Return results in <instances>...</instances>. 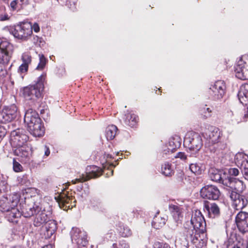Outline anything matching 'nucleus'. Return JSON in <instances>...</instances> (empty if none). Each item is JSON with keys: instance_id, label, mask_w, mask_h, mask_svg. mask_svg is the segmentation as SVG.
Masks as SVG:
<instances>
[{"instance_id": "23", "label": "nucleus", "mask_w": 248, "mask_h": 248, "mask_svg": "<svg viewBox=\"0 0 248 248\" xmlns=\"http://www.w3.org/2000/svg\"><path fill=\"white\" fill-rule=\"evenodd\" d=\"M169 209L174 220L177 223L181 221L183 217L184 208L176 203L169 205Z\"/></svg>"}, {"instance_id": "5", "label": "nucleus", "mask_w": 248, "mask_h": 248, "mask_svg": "<svg viewBox=\"0 0 248 248\" xmlns=\"http://www.w3.org/2000/svg\"><path fill=\"white\" fill-rule=\"evenodd\" d=\"M188 222H187L185 226L187 228H191L194 230L196 232H201V233H204L206 231V223L203 216L200 211H196L192 215L191 218L190 223L191 225L189 228L187 227L188 226Z\"/></svg>"}, {"instance_id": "19", "label": "nucleus", "mask_w": 248, "mask_h": 248, "mask_svg": "<svg viewBox=\"0 0 248 248\" xmlns=\"http://www.w3.org/2000/svg\"><path fill=\"white\" fill-rule=\"evenodd\" d=\"M235 222L240 232L243 233L248 232V213L239 212L235 217Z\"/></svg>"}, {"instance_id": "56", "label": "nucleus", "mask_w": 248, "mask_h": 248, "mask_svg": "<svg viewBox=\"0 0 248 248\" xmlns=\"http://www.w3.org/2000/svg\"><path fill=\"white\" fill-rule=\"evenodd\" d=\"M16 5H17V1L16 0H13L10 3V6L13 10H15L16 9Z\"/></svg>"}, {"instance_id": "22", "label": "nucleus", "mask_w": 248, "mask_h": 248, "mask_svg": "<svg viewBox=\"0 0 248 248\" xmlns=\"http://www.w3.org/2000/svg\"><path fill=\"white\" fill-rule=\"evenodd\" d=\"M203 208L208 214L209 217L213 218L218 217L220 214V208L215 202L206 201L204 203Z\"/></svg>"}, {"instance_id": "4", "label": "nucleus", "mask_w": 248, "mask_h": 248, "mask_svg": "<svg viewBox=\"0 0 248 248\" xmlns=\"http://www.w3.org/2000/svg\"><path fill=\"white\" fill-rule=\"evenodd\" d=\"M184 234L189 238L190 241L198 248H204L207 243V239L204 237V233L196 232L191 228L185 227L184 230Z\"/></svg>"}, {"instance_id": "9", "label": "nucleus", "mask_w": 248, "mask_h": 248, "mask_svg": "<svg viewBox=\"0 0 248 248\" xmlns=\"http://www.w3.org/2000/svg\"><path fill=\"white\" fill-rule=\"evenodd\" d=\"M14 154L18 157V159L24 163H29L32 155L31 148L26 144L21 146L13 147Z\"/></svg>"}, {"instance_id": "53", "label": "nucleus", "mask_w": 248, "mask_h": 248, "mask_svg": "<svg viewBox=\"0 0 248 248\" xmlns=\"http://www.w3.org/2000/svg\"><path fill=\"white\" fill-rule=\"evenodd\" d=\"M242 118V119H241L240 121L237 120V123H239L241 122H245L247 121V118H248V108H247L246 111H245L243 116Z\"/></svg>"}, {"instance_id": "52", "label": "nucleus", "mask_w": 248, "mask_h": 248, "mask_svg": "<svg viewBox=\"0 0 248 248\" xmlns=\"http://www.w3.org/2000/svg\"><path fill=\"white\" fill-rule=\"evenodd\" d=\"M92 208L95 211H102V205L99 202L96 205L93 204L92 205Z\"/></svg>"}, {"instance_id": "63", "label": "nucleus", "mask_w": 248, "mask_h": 248, "mask_svg": "<svg viewBox=\"0 0 248 248\" xmlns=\"http://www.w3.org/2000/svg\"><path fill=\"white\" fill-rule=\"evenodd\" d=\"M24 0H20V2L21 3V4H23Z\"/></svg>"}, {"instance_id": "7", "label": "nucleus", "mask_w": 248, "mask_h": 248, "mask_svg": "<svg viewBox=\"0 0 248 248\" xmlns=\"http://www.w3.org/2000/svg\"><path fill=\"white\" fill-rule=\"evenodd\" d=\"M19 201V195L17 193L10 195L8 197H2L0 199V211L5 213L17 207Z\"/></svg>"}, {"instance_id": "26", "label": "nucleus", "mask_w": 248, "mask_h": 248, "mask_svg": "<svg viewBox=\"0 0 248 248\" xmlns=\"http://www.w3.org/2000/svg\"><path fill=\"white\" fill-rule=\"evenodd\" d=\"M244 240L237 238L235 234L232 235L227 243V248H246Z\"/></svg>"}, {"instance_id": "44", "label": "nucleus", "mask_w": 248, "mask_h": 248, "mask_svg": "<svg viewBox=\"0 0 248 248\" xmlns=\"http://www.w3.org/2000/svg\"><path fill=\"white\" fill-rule=\"evenodd\" d=\"M112 248H129V246L124 241H120L118 244H113Z\"/></svg>"}, {"instance_id": "25", "label": "nucleus", "mask_w": 248, "mask_h": 248, "mask_svg": "<svg viewBox=\"0 0 248 248\" xmlns=\"http://www.w3.org/2000/svg\"><path fill=\"white\" fill-rule=\"evenodd\" d=\"M235 163L241 172L248 170V156L243 153H238L235 157Z\"/></svg>"}, {"instance_id": "35", "label": "nucleus", "mask_w": 248, "mask_h": 248, "mask_svg": "<svg viewBox=\"0 0 248 248\" xmlns=\"http://www.w3.org/2000/svg\"><path fill=\"white\" fill-rule=\"evenodd\" d=\"M166 221L165 218L159 216L158 213H157L153 218L152 225L154 228L159 229L164 226Z\"/></svg>"}, {"instance_id": "6", "label": "nucleus", "mask_w": 248, "mask_h": 248, "mask_svg": "<svg viewBox=\"0 0 248 248\" xmlns=\"http://www.w3.org/2000/svg\"><path fill=\"white\" fill-rule=\"evenodd\" d=\"M28 140L29 136L24 129L17 128L11 132L10 142L12 147L26 144Z\"/></svg>"}, {"instance_id": "55", "label": "nucleus", "mask_w": 248, "mask_h": 248, "mask_svg": "<svg viewBox=\"0 0 248 248\" xmlns=\"http://www.w3.org/2000/svg\"><path fill=\"white\" fill-rule=\"evenodd\" d=\"M43 150L44 152V155L46 156H48L50 154V150L49 148L47 146L45 145L43 147Z\"/></svg>"}, {"instance_id": "32", "label": "nucleus", "mask_w": 248, "mask_h": 248, "mask_svg": "<svg viewBox=\"0 0 248 248\" xmlns=\"http://www.w3.org/2000/svg\"><path fill=\"white\" fill-rule=\"evenodd\" d=\"M36 216L34 219V225L35 226H40L41 224L48 222V217L45 211L41 210L39 213H36Z\"/></svg>"}, {"instance_id": "3", "label": "nucleus", "mask_w": 248, "mask_h": 248, "mask_svg": "<svg viewBox=\"0 0 248 248\" xmlns=\"http://www.w3.org/2000/svg\"><path fill=\"white\" fill-rule=\"evenodd\" d=\"M184 144L190 151L198 152L202 146V141L200 135L193 132L188 133L184 139Z\"/></svg>"}, {"instance_id": "58", "label": "nucleus", "mask_w": 248, "mask_h": 248, "mask_svg": "<svg viewBox=\"0 0 248 248\" xmlns=\"http://www.w3.org/2000/svg\"><path fill=\"white\" fill-rule=\"evenodd\" d=\"M42 248H54V246L52 244H49L45 246Z\"/></svg>"}, {"instance_id": "15", "label": "nucleus", "mask_w": 248, "mask_h": 248, "mask_svg": "<svg viewBox=\"0 0 248 248\" xmlns=\"http://www.w3.org/2000/svg\"><path fill=\"white\" fill-rule=\"evenodd\" d=\"M61 208L67 210L76 206V200L68 193H62L55 197Z\"/></svg>"}, {"instance_id": "10", "label": "nucleus", "mask_w": 248, "mask_h": 248, "mask_svg": "<svg viewBox=\"0 0 248 248\" xmlns=\"http://www.w3.org/2000/svg\"><path fill=\"white\" fill-rule=\"evenodd\" d=\"M70 235L72 243L79 247H85L88 243L86 232L78 228L73 227Z\"/></svg>"}, {"instance_id": "50", "label": "nucleus", "mask_w": 248, "mask_h": 248, "mask_svg": "<svg viewBox=\"0 0 248 248\" xmlns=\"http://www.w3.org/2000/svg\"><path fill=\"white\" fill-rule=\"evenodd\" d=\"M6 133V130L5 128L2 126H0V142L5 136Z\"/></svg>"}, {"instance_id": "2", "label": "nucleus", "mask_w": 248, "mask_h": 248, "mask_svg": "<svg viewBox=\"0 0 248 248\" xmlns=\"http://www.w3.org/2000/svg\"><path fill=\"white\" fill-rule=\"evenodd\" d=\"M44 76L41 75L35 84L29 85L23 89L22 94L26 100L34 101L41 96L44 88Z\"/></svg>"}, {"instance_id": "27", "label": "nucleus", "mask_w": 248, "mask_h": 248, "mask_svg": "<svg viewBox=\"0 0 248 248\" xmlns=\"http://www.w3.org/2000/svg\"><path fill=\"white\" fill-rule=\"evenodd\" d=\"M5 217L10 222L17 223L21 217V213L17 207H15L10 210L4 213Z\"/></svg>"}, {"instance_id": "37", "label": "nucleus", "mask_w": 248, "mask_h": 248, "mask_svg": "<svg viewBox=\"0 0 248 248\" xmlns=\"http://www.w3.org/2000/svg\"><path fill=\"white\" fill-rule=\"evenodd\" d=\"M161 172L166 176H171L174 174V170L172 167L171 164L166 162L162 165Z\"/></svg>"}, {"instance_id": "42", "label": "nucleus", "mask_w": 248, "mask_h": 248, "mask_svg": "<svg viewBox=\"0 0 248 248\" xmlns=\"http://www.w3.org/2000/svg\"><path fill=\"white\" fill-rule=\"evenodd\" d=\"M21 59L23 62L22 63L28 66L31 61V56L27 53H24L22 54Z\"/></svg>"}, {"instance_id": "51", "label": "nucleus", "mask_w": 248, "mask_h": 248, "mask_svg": "<svg viewBox=\"0 0 248 248\" xmlns=\"http://www.w3.org/2000/svg\"><path fill=\"white\" fill-rule=\"evenodd\" d=\"M31 32L33 30L35 32H38L40 31V27L38 23L35 22L33 25L31 24Z\"/></svg>"}, {"instance_id": "24", "label": "nucleus", "mask_w": 248, "mask_h": 248, "mask_svg": "<svg viewBox=\"0 0 248 248\" xmlns=\"http://www.w3.org/2000/svg\"><path fill=\"white\" fill-rule=\"evenodd\" d=\"M222 133L217 128L211 127L209 131L205 133V138L209 143L213 144L222 140Z\"/></svg>"}, {"instance_id": "48", "label": "nucleus", "mask_w": 248, "mask_h": 248, "mask_svg": "<svg viewBox=\"0 0 248 248\" xmlns=\"http://www.w3.org/2000/svg\"><path fill=\"white\" fill-rule=\"evenodd\" d=\"M175 158H180L181 160L183 161H185L187 158V156L184 152H178L177 153V154L175 155Z\"/></svg>"}, {"instance_id": "14", "label": "nucleus", "mask_w": 248, "mask_h": 248, "mask_svg": "<svg viewBox=\"0 0 248 248\" xmlns=\"http://www.w3.org/2000/svg\"><path fill=\"white\" fill-rule=\"evenodd\" d=\"M226 84L223 80H217L209 89V93L212 99L218 100L222 98L226 93Z\"/></svg>"}, {"instance_id": "29", "label": "nucleus", "mask_w": 248, "mask_h": 248, "mask_svg": "<svg viewBox=\"0 0 248 248\" xmlns=\"http://www.w3.org/2000/svg\"><path fill=\"white\" fill-rule=\"evenodd\" d=\"M41 209L38 203H34L32 206L28 205L24 208L22 211V215L25 217H30L39 213Z\"/></svg>"}, {"instance_id": "57", "label": "nucleus", "mask_w": 248, "mask_h": 248, "mask_svg": "<svg viewBox=\"0 0 248 248\" xmlns=\"http://www.w3.org/2000/svg\"><path fill=\"white\" fill-rule=\"evenodd\" d=\"M242 173L245 179L248 181V170H243Z\"/></svg>"}, {"instance_id": "36", "label": "nucleus", "mask_w": 248, "mask_h": 248, "mask_svg": "<svg viewBox=\"0 0 248 248\" xmlns=\"http://www.w3.org/2000/svg\"><path fill=\"white\" fill-rule=\"evenodd\" d=\"M226 147V143L221 140L220 141L217 142V143L212 144V146L210 147V149L211 151L218 154L220 153H222V151L225 150Z\"/></svg>"}, {"instance_id": "17", "label": "nucleus", "mask_w": 248, "mask_h": 248, "mask_svg": "<svg viewBox=\"0 0 248 248\" xmlns=\"http://www.w3.org/2000/svg\"><path fill=\"white\" fill-rule=\"evenodd\" d=\"M202 198L208 200H217L220 193L218 188L214 185H206L203 187L200 191Z\"/></svg>"}, {"instance_id": "28", "label": "nucleus", "mask_w": 248, "mask_h": 248, "mask_svg": "<svg viewBox=\"0 0 248 248\" xmlns=\"http://www.w3.org/2000/svg\"><path fill=\"white\" fill-rule=\"evenodd\" d=\"M181 144V139L180 137L175 136L171 138L168 143L167 147V151L166 149H164L165 154L168 153H172L176 149L179 148Z\"/></svg>"}, {"instance_id": "1", "label": "nucleus", "mask_w": 248, "mask_h": 248, "mask_svg": "<svg viewBox=\"0 0 248 248\" xmlns=\"http://www.w3.org/2000/svg\"><path fill=\"white\" fill-rule=\"evenodd\" d=\"M24 122L26 124L29 131L34 137L44 135L45 129L42 124L38 114L32 109L27 110L24 115Z\"/></svg>"}, {"instance_id": "18", "label": "nucleus", "mask_w": 248, "mask_h": 248, "mask_svg": "<svg viewBox=\"0 0 248 248\" xmlns=\"http://www.w3.org/2000/svg\"><path fill=\"white\" fill-rule=\"evenodd\" d=\"M13 51V46L5 41L0 45V63L7 64L11 59Z\"/></svg>"}, {"instance_id": "40", "label": "nucleus", "mask_w": 248, "mask_h": 248, "mask_svg": "<svg viewBox=\"0 0 248 248\" xmlns=\"http://www.w3.org/2000/svg\"><path fill=\"white\" fill-rule=\"evenodd\" d=\"M189 169L193 173L196 174H200L202 171L201 164L197 163L190 164Z\"/></svg>"}, {"instance_id": "41", "label": "nucleus", "mask_w": 248, "mask_h": 248, "mask_svg": "<svg viewBox=\"0 0 248 248\" xmlns=\"http://www.w3.org/2000/svg\"><path fill=\"white\" fill-rule=\"evenodd\" d=\"M39 63H38L36 69L38 70H42L45 67L46 63V59L43 54H39Z\"/></svg>"}, {"instance_id": "11", "label": "nucleus", "mask_w": 248, "mask_h": 248, "mask_svg": "<svg viewBox=\"0 0 248 248\" xmlns=\"http://www.w3.org/2000/svg\"><path fill=\"white\" fill-rule=\"evenodd\" d=\"M12 33L16 38L26 40L32 34L31 22H23L17 25L12 31Z\"/></svg>"}, {"instance_id": "34", "label": "nucleus", "mask_w": 248, "mask_h": 248, "mask_svg": "<svg viewBox=\"0 0 248 248\" xmlns=\"http://www.w3.org/2000/svg\"><path fill=\"white\" fill-rule=\"evenodd\" d=\"M125 124L133 127L135 126L138 122V116L131 113H127L124 118Z\"/></svg>"}, {"instance_id": "38", "label": "nucleus", "mask_w": 248, "mask_h": 248, "mask_svg": "<svg viewBox=\"0 0 248 248\" xmlns=\"http://www.w3.org/2000/svg\"><path fill=\"white\" fill-rule=\"evenodd\" d=\"M117 127L114 125L108 126L106 130V136L108 140H111L115 137Z\"/></svg>"}, {"instance_id": "59", "label": "nucleus", "mask_w": 248, "mask_h": 248, "mask_svg": "<svg viewBox=\"0 0 248 248\" xmlns=\"http://www.w3.org/2000/svg\"><path fill=\"white\" fill-rule=\"evenodd\" d=\"M162 248H170V247L168 244L163 243L162 246Z\"/></svg>"}, {"instance_id": "45", "label": "nucleus", "mask_w": 248, "mask_h": 248, "mask_svg": "<svg viewBox=\"0 0 248 248\" xmlns=\"http://www.w3.org/2000/svg\"><path fill=\"white\" fill-rule=\"evenodd\" d=\"M239 173V170L235 168H232L229 169L227 174L229 175V176H237Z\"/></svg>"}, {"instance_id": "16", "label": "nucleus", "mask_w": 248, "mask_h": 248, "mask_svg": "<svg viewBox=\"0 0 248 248\" xmlns=\"http://www.w3.org/2000/svg\"><path fill=\"white\" fill-rule=\"evenodd\" d=\"M229 195L232 201V205L236 210L243 209L248 203V200L245 196L234 191H229Z\"/></svg>"}, {"instance_id": "21", "label": "nucleus", "mask_w": 248, "mask_h": 248, "mask_svg": "<svg viewBox=\"0 0 248 248\" xmlns=\"http://www.w3.org/2000/svg\"><path fill=\"white\" fill-rule=\"evenodd\" d=\"M57 224L54 220H49L42 227L41 234L45 239L51 238L57 230Z\"/></svg>"}, {"instance_id": "46", "label": "nucleus", "mask_w": 248, "mask_h": 248, "mask_svg": "<svg viewBox=\"0 0 248 248\" xmlns=\"http://www.w3.org/2000/svg\"><path fill=\"white\" fill-rule=\"evenodd\" d=\"M13 169L16 172H19L21 171L22 169V166L18 162L16 161L15 159L13 160Z\"/></svg>"}, {"instance_id": "43", "label": "nucleus", "mask_w": 248, "mask_h": 248, "mask_svg": "<svg viewBox=\"0 0 248 248\" xmlns=\"http://www.w3.org/2000/svg\"><path fill=\"white\" fill-rule=\"evenodd\" d=\"M207 107V106L206 105L204 107L201 108L200 110L202 114L206 118L209 117L211 115V113L212 112V109Z\"/></svg>"}, {"instance_id": "39", "label": "nucleus", "mask_w": 248, "mask_h": 248, "mask_svg": "<svg viewBox=\"0 0 248 248\" xmlns=\"http://www.w3.org/2000/svg\"><path fill=\"white\" fill-rule=\"evenodd\" d=\"M118 230L120 234L124 237H128L132 234L130 229L128 227L125 226L123 224L119 226Z\"/></svg>"}, {"instance_id": "60", "label": "nucleus", "mask_w": 248, "mask_h": 248, "mask_svg": "<svg viewBox=\"0 0 248 248\" xmlns=\"http://www.w3.org/2000/svg\"><path fill=\"white\" fill-rule=\"evenodd\" d=\"M82 187H83V186L82 185H81L80 186H78V188H77V189L78 190V191H80L82 190Z\"/></svg>"}, {"instance_id": "49", "label": "nucleus", "mask_w": 248, "mask_h": 248, "mask_svg": "<svg viewBox=\"0 0 248 248\" xmlns=\"http://www.w3.org/2000/svg\"><path fill=\"white\" fill-rule=\"evenodd\" d=\"M7 74V71L4 66L0 63V79L4 78Z\"/></svg>"}, {"instance_id": "13", "label": "nucleus", "mask_w": 248, "mask_h": 248, "mask_svg": "<svg viewBox=\"0 0 248 248\" xmlns=\"http://www.w3.org/2000/svg\"><path fill=\"white\" fill-rule=\"evenodd\" d=\"M18 114L17 108L15 105L5 106L0 111V123H6L12 122L17 117Z\"/></svg>"}, {"instance_id": "61", "label": "nucleus", "mask_w": 248, "mask_h": 248, "mask_svg": "<svg viewBox=\"0 0 248 248\" xmlns=\"http://www.w3.org/2000/svg\"><path fill=\"white\" fill-rule=\"evenodd\" d=\"M115 167V165H114L113 163H110L109 164V166L108 167V169H109V168H111V167Z\"/></svg>"}, {"instance_id": "12", "label": "nucleus", "mask_w": 248, "mask_h": 248, "mask_svg": "<svg viewBox=\"0 0 248 248\" xmlns=\"http://www.w3.org/2000/svg\"><path fill=\"white\" fill-rule=\"evenodd\" d=\"M248 61L245 56L239 58L234 65L236 77L242 80L248 79Z\"/></svg>"}, {"instance_id": "54", "label": "nucleus", "mask_w": 248, "mask_h": 248, "mask_svg": "<svg viewBox=\"0 0 248 248\" xmlns=\"http://www.w3.org/2000/svg\"><path fill=\"white\" fill-rule=\"evenodd\" d=\"M163 244L158 241L155 242L153 244L152 248H162Z\"/></svg>"}, {"instance_id": "30", "label": "nucleus", "mask_w": 248, "mask_h": 248, "mask_svg": "<svg viewBox=\"0 0 248 248\" xmlns=\"http://www.w3.org/2000/svg\"><path fill=\"white\" fill-rule=\"evenodd\" d=\"M238 96L242 104L247 105L248 104V84H243L240 87Z\"/></svg>"}, {"instance_id": "33", "label": "nucleus", "mask_w": 248, "mask_h": 248, "mask_svg": "<svg viewBox=\"0 0 248 248\" xmlns=\"http://www.w3.org/2000/svg\"><path fill=\"white\" fill-rule=\"evenodd\" d=\"M189 238L183 233V235L176 239L175 245L176 248H188Z\"/></svg>"}, {"instance_id": "64", "label": "nucleus", "mask_w": 248, "mask_h": 248, "mask_svg": "<svg viewBox=\"0 0 248 248\" xmlns=\"http://www.w3.org/2000/svg\"><path fill=\"white\" fill-rule=\"evenodd\" d=\"M245 56L246 59V61H248V56Z\"/></svg>"}, {"instance_id": "62", "label": "nucleus", "mask_w": 248, "mask_h": 248, "mask_svg": "<svg viewBox=\"0 0 248 248\" xmlns=\"http://www.w3.org/2000/svg\"><path fill=\"white\" fill-rule=\"evenodd\" d=\"M13 248H24L20 246H17L14 247Z\"/></svg>"}, {"instance_id": "31", "label": "nucleus", "mask_w": 248, "mask_h": 248, "mask_svg": "<svg viewBox=\"0 0 248 248\" xmlns=\"http://www.w3.org/2000/svg\"><path fill=\"white\" fill-rule=\"evenodd\" d=\"M229 180L230 182V186H226L231 188H234L238 192H242L245 189V185L244 183L239 179L229 176Z\"/></svg>"}, {"instance_id": "8", "label": "nucleus", "mask_w": 248, "mask_h": 248, "mask_svg": "<svg viewBox=\"0 0 248 248\" xmlns=\"http://www.w3.org/2000/svg\"><path fill=\"white\" fill-rule=\"evenodd\" d=\"M209 176L212 181L221 184L225 186H230L229 180L230 176L224 170L211 168L209 170Z\"/></svg>"}, {"instance_id": "47", "label": "nucleus", "mask_w": 248, "mask_h": 248, "mask_svg": "<svg viewBox=\"0 0 248 248\" xmlns=\"http://www.w3.org/2000/svg\"><path fill=\"white\" fill-rule=\"evenodd\" d=\"M29 66L22 63L18 69V72L20 74L25 73L28 71Z\"/></svg>"}, {"instance_id": "20", "label": "nucleus", "mask_w": 248, "mask_h": 248, "mask_svg": "<svg viewBox=\"0 0 248 248\" xmlns=\"http://www.w3.org/2000/svg\"><path fill=\"white\" fill-rule=\"evenodd\" d=\"M90 169L91 170L89 172L88 174L85 176L83 175L80 178L72 180L73 184H75L77 183L86 181L91 178H95L98 177L102 174V169L97 166H93L90 167Z\"/></svg>"}]
</instances>
